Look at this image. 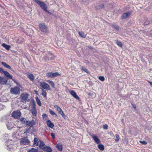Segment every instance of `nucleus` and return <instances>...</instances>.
Instances as JSON below:
<instances>
[{
	"label": "nucleus",
	"mask_w": 152,
	"mask_h": 152,
	"mask_svg": "<svg viewBox=\"0 0 152 152\" xmlns=\"http://www.w3.org/2000/svg\"><path fill=\"white\" fill-rule=\"evenodd\" d=\"M31 104L32 105L31 107V112L33 115L36 116H37V111L36 107V104L34 99L31 100Z\"/></svg>",
	"instance_id": "f257e3e1"
},
{
	"label": "nucleus",
	"mask_w": 152,
	"mask_h": 152,
	"mask_svg": "<svg viewBox=\"0 0 152 152\" xmlns=\"http://www.w3.org/2000/svg\"><path fill=\"white\" fill-rule=\"evenodd\" d=\"M20 90L19 87L16 86L11 88L10 92L12 94L18 95L20 94Z\"/></svg>",
	"instance_id": "f03ea898"
},
{
	"label": "nucleus",
	"mask_w": 152,
	"mask_h": 152,
	"mask_svg": "<svg viewBox=\"0 0 152 152\" xmlns=\"http://www.w3.org/2000/svg\"><path fill=\"white\" fill-rule=\"evenodd\" d=\"M34 1L40 6L43 10H46L47 7L46 4L44 2L41 1L40 0H34Z\"/></svg>",
	"instance_id": "7ed1b4c3"
},
{
	"label": "nucleus",
	"mask_w": 152,
	"mask_h": 152,
	"mask_svg": "<svg viewBox=\"0 0 152 152\" xmlns=\"http://www.w3.org/2000/svg\"><path fill=\"white\" fill-rule=\"evenodd\" d=\"M61 74L58 72L53 73L52 72H48L46 73V76L49 78H53L58 76H60Z\"/></svg>",
	"instance_id": "20e7f679"
},
{
	"label": "nucleus",
	"mask_w": 152,
	"mask_h": 152,
	"mask_svg": "<svg viewBox=\"0 0 152 152\" xmlns=\"http://www.w3.org/2000/svg\"><path fill=\"white\" fill-rule=\"evenodd\" d=\"M39 29L42 32H46L48 31V27L44 23L39 24Z\"/></svg>",
	"instance_id": "39448f33"
},
{
	"label": "nucleus",
	"mask_w": 152,
	"mask_h": 152,
	"mask_svg": "<svg viewBox=\"0 0 152 152\" xmlns=\"http://www.w3.org/2000/svg\"><path fill=\"white\" fill-rule=\"evenodd\" d=\"M21 113L20 111L19 110H17L12 112V116L15 118H18L21 116Z\"/></svg>",
	"instance_id": "423d86ee"
},
{
	"label": "nucleus",
	"mask_w": 152,
	"mask_h": 152,
	"mask_svg": "<svg viewBox=\"0 0 152 152\" xmlns=\"http://www.w3.org/2000/svg\"><path fill=\"white\" fill-rule=\"evenodd\" d=\"M28 94H25L24 93H22L21 94L20 96V98L21 99V102H23L24 101H25V102H26V101H29V100H28L27 99L28 98Z\"/></svg>",
	"instance_id": "0eeeda50"
},
{
	"label": "nucleus",
	"mask_w": 152,
	"mask_h": 152,
	"mask_svg": "<svg viewBox=\"0 0 152 152\" xmlns=\"http://www.w3.org/2000/svg\"><path fill=\"white\" fill-rule=\"evenodd\" d=\"M39 83L40 86L44 89L48 90L50 89L49 85L46 83L41 82Z\"/></svg>",
	"instance_id": "6e6552de"
},
{
	"label": "nucleus",
	"mask_w": 152,
	"mask_h": 152,
	"mask_svg": "<svg viewBox=\"0 0 152 152\" xmlns=\"http://www.w3.org/2000/svg\"><path fill=\"white\" fill-rule=\"evenodd\" d=\"M29 142L30 141L28 139V137H25L21 139L20 141V143L21 144L27 145Z\"/></svg>",
	"instance_id": "1a4fd4ad"
},
{
	"label": "nucleus",
	"mask_w": 152,
	"mask_h": 152,
	"mask_svg": "<svg viewBox=\"0 0 152 152\" xmlns=\"http://www.w3.org/2000/svg\"><path fill=\"white\" fill-rule=\"evenodd\" d=\"M8 79L5 77H0V84L4 85L6 84Z\"/></svg>",
	"instance_id": "9d476101"
},
{
	"label": "nucleus",
	"mask_w": 152,
	"mask_h": 152,
	"mask_svg": "<svg viewBox=\"0 0 152 152\" xmlns=\"http://www.w3.org/2000/svg\"><path fill=\"white\" fill-rule=\"evenodd\" d=\"M91 136L93 138L94 140L97 143L99 144L101 142L99 139L96 136L93 134H91Z\"/></svg>",
	"instance_id": "9b49d317"
},
{
	"label": "nucleus",
	"mask_w": 152,
	"mask_h": 152,
	"mask_svg": "<svg viewBox=\"0 0 152 152\" xmlns=\"http://www.w3.org/2000/svg\"><path fill=\"white\" fill-rule=\"evenodd\" d=\"M35 122L34 120H32L31 121H26V124L31 127H32L35 124Z\"/></svg>",
	"instance_id": "f8f14e48"
},
{
	"label": "nucleus",
	"mask_w": 152,
	"mask_h": 152,
	"mask_svg": "<svg viewBox=\"0 0 152 152\" xmlns=\"http://www.w3.org/2000/svg\"><path fill=\"white\" fill-rule=\"evenodd\" d=\"M131 14L130 12H126L123 13L121 16L122 19H125L127 18Z\"/></svg>",
	"instance_id": "ddd939ff"
},
{
	"label": "nucleus",
	"mask_w": 152,
	"mask_h": 152,
	"mask_svg": "<svg viewBox=\"0 0 152 152\" xmlns=\"http://www.w3.org/2000/svg\"><path fill=\"white\" fill-rule=\"evenodd\" d=\"M70 94L75 98L78 99H79V96L77 95L76 92L73 90H71L69 92Z\"/></svg>",
	"instance_id": "4468645a"
},
{
	"label": "nucleus",
	"mask_w": 152,
	"mask_h": 152,
	"mask_svg": "<svg viewBox=\"0 0 152 152\" xmlns=\"http://www.w3.org/2000/svg\"><path fill=\"white\" fill-rule=\"evenodd\" d=\"M47 124L48 126L51 128H52L54 126V124L50 120H48L47 121Z\"/></svg>",
	"instance_id": "2eb2a0df"
},
{
	"label": "nucleus",
	"mask_w": 152,
	"mask_h": 152,
	"mask_svg": "<svg viewBox=\"0 0 152 152\" xmlns=\"http://www.w3.org/2000/svg\"><path fill=\"white\" fill-rule=\"evenodd\" d=\"M3 73L4 75L6 77H8L9 79H12V76L11 75L10 73L6 71H4L2 73Z\"/></svg>",
	"instance_id": "dca6fc26"
},
{
	"label": "nucleus",
	"mask_w": 152,
	"mask_h": 152,
	"mask_svg": "<svg viewBox=\"0 0 152 152\" xmlns=\"http://www.w3.org/2000/svg\"><path fill=\"white\" fill-rule=\"evenodd\" d=\"M56 147L57 148L59 151H61L62 150L63 147L61 143H58L57 144Z\"/></svg>",
	"instance_id": "f3484780"
},
{
	"label": "nucleus",
	"mask_w": 152,
	"mask_h": 152,
	"mask_svg": "<svg viewBox=\"0 0 152 152\" xmlns=\"http://www.w3.org/2000/svg\"><path fill=\"white\" fill-rule=\"evenodd\" d=\"M1 63L4 67L9 69L10 70L12 69V68L11 67L10 65L7 64L5 62H2Z\"/></svg>",
	"instance_id": "a211bd4d"
},
{
	"label": "nucleus",
	"mask_w": 152,
	"mask_h": 152,
	"mask_svg": "<svg viewBox=\"0 0 152 152\" xmlns=\"http://www.w3.org/2000/svg\"><path fill=\"white\" fill-rule=\"evenodd\" d=\"M151 20L150 19H146V21L144 23V26L147 25L151 23Z\"/></svg>",
	"instance_id": "6ab92c4d"
},
{
	"label": "nucleus",
	"mask_w": 152,
	"mask_h": 152,
	"mask_svg": "<svg viewBox=\"0 0 152 152\" xmlns=\"http://www.w3.org/2000/svg\"><path fill=\"white\" fill-rule=\"evenodd\" d=\"M20 120L21 123L23 124H24L25 123L26 124V121H27V120H26V118L23 117L21 118L20 119Z\"/></svg>",
	"instance_id": "aec40b11"
},
{
	"label": "nucleus",
	"mask_w": 152,
	"mask_h": 152,
	"mask_svg": "<svg viewBox=\"0 0 152 152\" xmlns=\"http://www.w3.org/2000/svg\"><path fill=\"white\" fill-rule=\"evenodd\" d=\"M2 46L5 48L7 50H9L11 48L10 46L7 45L5 43H3L2 44Z\"/></svg>",
	"instance_id": "412c9836"
},
{
	"label": "nucleus",
	"mask_w": 152,
	"mask_h": 152,
	"mask_svg": "<svg viewBox=\"0 0 152 152\" xmlns=\"http://www.w3.org/2000/svg\"><path fill=\"white\" fill-rule=\"evenodd\" d=\"M28 77L31 81H33L34 80V76L31 73H30L28 75Z\"/></svg>",
	"instance_id": "4be33fe9"
},
{
	"label": "nucleus",
	"mask_w": 152,
	"mask_h": 152,
	"mask_svg": "<svg viewBox=\"0 0 152 152\" xmlns=\"http://www.w3.org/2000/svg\"><path fill=\"white\" fill-rule=\"evenodd\" d=\"M35 99L36 100V101L37 102V103L38 105L39 106H41V102L39 99V98L37 96H36L35 97Z\"/></svg>",
	"instance_id": "5701e85b"
},
{
	"label": "nucleus",
	"mask_w": 152,
	"mask_h": 152,
	"mask_svg": "<svg viewBox=\"0 0 152 152\" xmlns=\"http://www.w3.org/2000/svg\"><path fill=\"white\" fill-rule=\"evenodd\" d=\"M45 143L42 141H41L40 144L39 145V147L40 149H44L45 147H44Z\"/></svg>",
	"instance_id": "b1692460"
},
{
	"label": "nucleus",
	"mask_w": 152,
	"mask_h": 152,
	"mask_svg": "<svg viewBox=\"0 0 152 152\" xmlns=\"http://www.w3.org/2000/svg\"><path fill=\"white\" fill-rule=\"evenodd\" d=\"M45 150L47 152H51L52 150L51 148L49 146H47L44 148Z\"/></svg>",
	"instance_id": "393cba45"
},
{
	"label": "nucleus",
	"mask_w": 152,
	"mask_h": 152,
	"mask_svg": "<svg viewBox=\"0 0 152 152\" xmlns=\"http://www.w3.org/2000/svg\"><path fill=\"white\" fill-rule=\"evenodd\" d=\"M98 148L101 151H103L104 149V146L102 144H99L98 145Z\"/></svg>",
	"instance_id": "a878e982"
},
{
	"label": "nucleus",
	"mask_w": 152,
	"mask_h": 152,
	"mask_svg": "<svg viewBox=\"0 0 152 152\" xmlns=\"http://www.w3.org/2000/svg\"><path fill=\"white\" fill-rule=\"evenodd\" d=\"M34 145L36 144V146H38L39 145L38 143V140L37 138V137H35L34 139Z\"/></svg>",
	"instance_id": "bb28decb"
},
{
	"label": "nucleus",
	"mask_w": 152,
	"mask_h": 152,
	"mask_svg": "<svg viewBox=\"0 0 152 152\" xmlns=\"http://www.w3.org/2000/svg\"><path fill=\"white\" fill-rule=\"evenodd\" d=\"M28 152H38V151L37 149L32 148L29 150Z\"/></svg>",
	"instance_id": "cd10ccee"
},
{
	"label": "nucleus",
	"mask_w": 152,
	"mask_h": 152,
	"mask_svg": "<svg viewBox=\"0 0 152 152\" xmlns=\"http://www.w3.org/2000/svg\"><path fill=\"white\" fill-rule=\"evenodd\" d=\"M82 69L85 72H86L88 74H90V72L88 70V69L84 67H82Z\"/></svg>",
	"instance_id": "c85d7f7f"
},
{
	"label": "nucleus",
	"mask_w": 152,
	"mask_h": 152,
	"mask_svg": "<svg viewBox=\"0 0 152 152\" xmlns=\"http://www.w3.org/2000/svg\"><path fill=\"white\" fill-rule=\"evenodd\" d=\"M116 44L117 45L120 47H122L123 46L122 43L118 40L116 41Z\"/></svg>",
	"instance_id": "c756f323"
},
{
	"label": "nucleus",
	"mask_w": 152,
	"mask_h": 152,
	"mask_svg": "<svg viewBox=\"0 0 152 152\" xmlns=\"http://www.w3.org/2000/svg\"><path fill=\"white\" fill-rule=\"evenodd\" d=\"M42 95L44 97H46V95H47V93H46V91L42 89Z\"/></svg>",
	"instance_id": "7c9ffc66"
},
{
	"label": "nucleus",
	"mask_w": 152,
	"mask_h": 152,
	"mask_svg": "<svg viewBox=\"0 0 152 152\" xmlns=\"http://www.w3.org/2000/svg\"><path fill=\"white\" fill-rule=\"evenodd\" d=\"M54 107L55 108H56L57 110L58 111V113L61 110V109L60 108V107L57 105H55L54 106Z\"/></svg>",
	"instance_id": "2f4dec72"
},
{
	"label": "nucleus",
	"mask_w": 152,
	"mask_h": 152,
	"mask_svg": "<svg viewBox=\"0 0 152 152\" xmlns=\"http://www.w3.org/2000/svg\"><path fill=\"white\" fill-rule=\"evenodd\" d=\"M79 35L83 38H85V36L84 35V33L82 32H79Z\"/></svg>",
	"instance_id": "473e14b6"
},
{
	"label": "nucleus",
	"mask_w": 152,
	"mask_h": 152,
	"mask_svg": "<svg viewBox=\"0 0 152 152\" xmlns=\"http://www.w3.org/2000/svg\"><path fill=\"white\" fill-rule=\"evenodd\" d=\"M49 112H50V114L51 115H55L56 116H57V115L53 111H52V110H50V111H49Z\"/></svg>",
	"instance_id": "72a5a7b5"
},
{
	"label": "nucleus",
	"mask_w": 152,
	"mask_h": 152,
	"mask_svg": "<svg viewBox=\"0 0 152 152\" xmlns=\"http://www.w3.org/2000/svg\"><path fill=\"white\" fill-rule=\"evenodd\" d=\"M59 113L64 118V117H65L66 116L64 113V112L63 111L61 110L59 111Z\"/></svg>",
	"instance_id": "f704fd0d"
},
{
	"label": "nucleus",
	"mask_w": 152,
	"mask_h": 152,
	"mask_svg": "<svg viewBox=\"0 0 152 152\" xmlns=\"http://www.w3.org/2000/svg\"><path fill=\"white\" fill-rule=\"evenodd\" d=\"M99 79L101 81H103L104 80L105 78L104 76H100L99 77Z\"/></svg>",
	"instance_id": "c9c22d12"
},
{
	"label": "nucleus",
	"mask_w": 152,
	"mask_h": 152,
	"mask_svg": "<svg viewBox=\"0 0 152 152\" xmlns=\"http://www.w3.org/2000/svg\"><path fill=\"white\" fill-rule=\"evenodd\" d=\"M103 128L104 129L107 130L108 129V126L106 124H104L103 125Z\"/></svg>",
	"instance_id": "e433bc0d"
},
{
	"label": "nucleus",
	"mask_w": 152,
	"mask_h": 152,
	"mask_svg": "<svg viewBox=\"0 0 152 152\" xmlns=\"http://www.w3.org/2000/svg\"><path fill=\"white\" fill-rule=\"evenodd\" d=\"M115 136L116 138V139H115V141L116 142H118L119 140V135L118 134H116L115 135Z\"/></svg>",
	"instance_id": "4c0bfd02"
},
{
	"label": "nucleus",
	"mask_w": 152,
	"mask_h": 152,
	"mask_svg": "<svg viewBox=\"0 0 152 152\" xmlns=\"http://www.w3.org/2000/svg\"><path fill=\"white\" fill-rule=\"evenodd\" d=\"M5 106L2 104H0V110H1L4 109Z\"/></svg>",
	"instance_id": "58836bf2"
},
{
	"label": "nucleus",
	"mask_w": 152,
	"mask_h": 152,
	"mask_svg": "<svg viewBox=\"0 0 152 152\" xmlns=\"http://www.w3.org/2000/svg\"><path fill=\"white\" fill-rule=\"evenodd\" d=\"M140 143L143 144V145H146L147 144V142L145 141H142L141 140L140 141Z\"/></svg>",
	"instance_id": "ea45409f"
},
{
	"label": "nucleus",
	"mask_w": 152,
	"mask_h": 152,
	"mask_svg": "<svg viewBox=\"0 0 152 152\" xmlns=\"http://www.w3.org/2000/svg\"><path fill=\"white\" fill-rule=\"evenodd\" d=\"M50 135L52 137V138L53 139H54L55 138V134L54 133H51L50 134Z\"/></svg>",
	"instance_id": "a19ab883"
},
{
	"label": "nucleus",
	"mask_w": 152,
	"mask_h": 152,
	"mask_svg": "<svg viewBox=\"0 0 152 152\" xmlns=\"http://www.w3.org/2000/svg\"><path fill=\"white\" fill-rule=\"evenodd\" d=\"M113 26L116 29L118 30L119 28L118 26L116 25H113Z\"/></svg>",
	"instance_id": "79ce46f5"
},
{
	"label": "nucleus",
	"mask_w": 152,
	"mask_h": 152,
	"mask_svg": "<svg viewBox=\"0 0 152 152\" xmlns=\"http://www.w3.org/2000/svg\"><path fill=\"white\" fill-rule=\"evenodd\" d=\"M131 104L134 109L136 110V105L135 104L132 103H131Z\"/></svg>",
	"instance_id": "37998d69"
},
{
	"label": "nucleus",
	"mask_w": 152,
	"mask_h": 152,
	"mask_svg": "<svg viewBox=\"0 0 152 152\" xmlns=\"http://www.w3.org/2000/svg\"><path fill=\"white\" fill-rule=\"evenodd\" d=\"M42 117L43 118L47 117V115L46 114H43L42 115Z\"/></svg>",
	"instance_id": "c03bdc74"
},
{
	"label": "nucleus",
	"mask_w": 152,
	"mask_h": 152,
	"mask_svg": "<svg viewBox=\"0 0 152 152\" xmlns=\"http://www.w3.org/2000/svg\"><path fill=\"white\" fill-rule=\"evenodd\" d=\"M50 85L53 88H54L55 85L53 82H52V83H51Z\"/></svg>",
	"instance_id": "a18cd8bd"
},
{
	"label": "nucleus",
	"mask_w": 152,
	"mask_h": 152,
	"mask_svg": "<svg viewBox=\"0 0 152 152\" xmlns=\"http://www.w3.org/2000/svg\"><path fill=\"white\" fill-rule=\"evenodd\" d=\"M104 5L103 4H100L99 5V7L101 9L103 8L104 7Z\"/></svg>",
	"instance_id": "49530a36"
},
{
	"label": "nucleus",
	"mask_w": 152,
	"mask_h": 152,
	"mask_svg": "<svg viewBox=\"0 0 152 152\" xmlns=\"http://www.w3.org/2000/svg\"><path fill=\"white\" fill-rule=\"evenodd\" d=\"M15 83L17 85L19 86V87H21V86L19 83H18V82H16V83Z\"/></svg>",
	"instance_id": "de8ad7c7"
},
{
	"label": "nucleus",
	"mask_w": 152,
	"mask_h": 152,
	"mask_svg": "<svg viewBox=\"0 0 152 152\" xmlns=\"http://www.w3.org/2000/svg\"><path fill=\"white\" fill-rule=\"evenodd\" d=\"M3 71V70L0 67V73H2Z\"/></svg>",
	"instance_id": "09e8293b"
},
{
	"label": "nucleus",
	"mask_w": 152,
	"mask_h": 152,
	"mask_svg": "<svg viewBox=\"0 0 152 152\" xmlns=\"http://www.w3.org/2000/svg\"><path fill=\"white\" fill-rule=\"evenodd\" d=\"M44 11H45L46 12H47L49 14H51V13L49 11H48L47 10V9H46V10H44Z\"/></svg>",
	"instance_id": "8fccbe9b"
},
{
	"label": "nucleus",
	"mask_w": 152,
	"mask_h": 152,
	"mask_svg": "<svg viewBox=\"0 0 152 152\" xmlns=\"http://www.w3.org/2000/svg\"><path fill=\"white\" fill-rule=\"evenodd\" d=\"M47 81L48 83H49L50 84H51V83H52V82H53V81H50V80H47Z\"/></svg>",
	"instance_id": "3c124183"
},
{
	"label": "nucleus",
	"mask_w": 152,
	"mask_h": 152,
	"mask_svg": "<svg viewBox=\"0 0 152 152\" xmlns=\"http://www.w3.org/2000/svg\"><path fill=\"white\" fill-rule=\"evenodd\" d=\"M148 83H150V86L152 88V82L150 81H149Z\"/></svg>",
	"instance_id": "603ef678"
},
{
	"label": "nucleus",
	"mask_w": 152,
	"mask_h": 152,
	"mask_svg": "<svg viewBox=\"0 0 152 152\" xmlns=\"http://www.w3.org/2000/svg\"><path fill=\"white\" fill-rule=\"evenodd\" d=\"M12 80L14 81V82L15 83H16V82H17V81H16V80H15V79H13V78H12Z\"/></svg>",
	"instance_id": "864d4df0"
},
{
	"label": "nucleus",
	"mask_w": 152,
	"mask_h": 152,
	"mask_svg": "<svg viewBox=\"0 0 152 152\" xmlns=\"http://www.w3.org/2000/svg\"><path fill=\"white\" fill-rule=\"evenodd\" d=\"M93 94L91 93H88V95L91 96H92V95Z\"/></svg>",
	"instance_id": "5fc2aeb1"
},
{
	"label": "nucleus",
	"mask_w": 152,
	"mask_h": 152,
	"mask_svg": "<svg viewBox=\"0 0 152 152\" xmlns=\"http://www.w3.org/2000/svg\"><path fill=\"white\" fill-rule=\"evenodd\" d=\"M11 70L12 71V72H15V71H14V70H13L12 69H11Z\"/></svg>",
	"instance_id": "6e6d98bb"
},
{
	"label": "nucleus",
	"mask_w": 152,
	"mask_h": 152,
	"mask_svg": "<svg viewBox=\"0 0 152 152\" xmlns=\"http://www.w3.org/2000/svg\"><path fill=\"white\" fill-rule=\"evenodd\" d=\"M28 130H29V129H27L26 130V132H28Z\"/></svg>",
	"instance_id": "4d7b16f0"
},
{
	"label": "nucleus",
	"mask_w": 152,
	"mask_h": 152,
	"mask_svg": "<svg viewBox=\"0 0 152 152\" xmlns=\"http://www.w3.org/2000/svg\"><path fill=\"white\" fill-rule=\"evenodd\" d=\"M78 152H81L80 151H78Z\"/></svg>",
	"instance_id": "13d9d810"
},
{
	"label": "nucleus",
	"mask_w": 152,
	"mask_h": 152,
	"mask_svg": "<svg viewBox=\"0 0 152 152\" xmlns=\"http://www.w3.org/2000/svg\"><path fill=\"white\" fill-rule=\"evenodd\" d=\"M31 31H33V30H32V29H31Z\"/></svg>",
	"instance_id": "bf43d9fd"
},
{
	"label": "nucleus",
	"mask_w": 152,
	"mask_h": 152,
	"mask_svg": "<svg viewBox=\"0 0 152 152\" xmlns=\"http://www.w3.org/2000/svg\"><path fill=\"white\" fill-rule=\"evenodd\" d=\"M1 57V55H0V58Z\"/></svg>",
	"instance_id": "052dcab7"
}]
</instances>
